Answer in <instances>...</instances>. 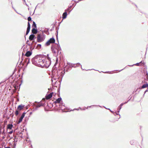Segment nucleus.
<instances>
[{"label": "nucleus", "mask_w": 148, "mask_h": 148, "mask_svg": "<svg viewBox=\"0 0 148 148\" xmlns=\"http://www.w3.org/2000/svg\"><path fill=\"white\" fill-rule=\"evenodd\" d=\"M60 87L58 89V97H60Z\"/></svg>", "instance_id": "nucleus-26"}, {"label": "nucleus", "mask_w": 148, "mask_h": 148, "mask_svg": "<svg viewBox=\"0 0 148 148\" xmlns=\"http://www.w3.org/2000/svg\"><path fill=\"white\" fill-rule=\"evenodd\" d=\"M58 105H59V107H58V108H61L62 109H62H64L65 108H64V107H65V106L64 105H63V106L64 107H62V106H61V105H60V104H58Z\"/></svg>", "instance_id": "nucleus-33"}, {"label": "nucleus", "mask_w": 148, "mask_h": 148, "mask_svg": "<svg viewBox=\"0 0 148 148\" xmlns=\"http://www.w3.org/2000/svg\"><path fill=\"white\" fill-rule=\"evenodd\" d=\"M147 87L148 88V83H146L144 84L141 86L139 88V89L144 88Z\"/></svg>", "instance_id": "nucleus-17"}, {"label": "nucleus", "mask_w": 148, "mask_h": 148, "mask_svg": "<svg viewBox=\"0 0 148 148\" xmlns=\"http://www.w3.org/2000/svg\"><path fill=\"white\" fill-rule=\"evenodd\" d=\"M47 56H48L47 60H46L45 59H44V60L43 61L42 64L40 65V67L47 68L51 64V58L49 57L48 54H47Z\"/></svg>", "instance_id": "nucleus-3"}, {"label": "nucleus", "mask_w": 148, "mask_h": 148, "mask_svg": "<svg viewBox=\"0 0 148 148\" xmlns=\"http://www.w3.org/2000/svg\"><path fill=\"white\" fill-rule=\"evenodd\" d=\"M32 113V112H31L30 113V114H31Z\"/></svg>", "instance_id": "nucleus-62"}, {"label": "nucleus", "mask_w": 148, "mask_h": 148, "mask_svg": "<svg viewBox=\"0 0 148 148\" xmlns=\"http://www.w3.org/2000/svg\"><path fill=\"white\" fill-rule=\"evenodd\" d=\"M67 64L69 65L70 67H76L77 66H78L79 65H81V64L79 63H78L76 64H73L72 63H70V62H67Z\"/></svg>", "instance_id": "nucleus-7"}, {"label": "nucleus", "mask_w": 148, "mask_h": 148, "mask_svg": "<svg viewBox=\"0 0 148 148\" xmlns=\"http://www.w3.org/2000/svg\"><path fill=\"white\" fill-rule=\"evenodd\" d=\"M46 56L43 55H37L32 58L31 61L32 64L34 65L40 67L41 65L44 60L46 59Z\"/></svg>", "instance_id": "nucleus-1"}, {"label": "nucleus", "mask_w": 148, "mask_h": 148, "mask_svg": "<svg viewBox=\"0 0 148 148\" xmlns=\"http://www.w3.org/2000/svg\"><path fill=\"white\" fill-rule=\"evenodd\" d=\"M13 132V130H11L10 132H9V134H11Z\"/></svg>", "instance_id": "nucleus-44"}, {"label": "nucleus", "mask_w": 148, "mask_h": 148, "mask_svg": "<svg viewBox=\"0 0 148 148\" xmlns=\"http://www.w3.org/2000/svg\"><path fill=\"white\" fill-rule=\"evenodd\" d=\"M138 89H139V88H137V89H136V90L134 91V92H136V91H137V90H138Z\"/></svg>", "instance_id": "nucleus-49"}, {"label": "nucleus", "mask_w": 148, "mask_h": 148, "mask_svg": "<svg viewBox=\"0 0 148 148\" xmlns=\"http://www.w3.org/2000/svg\"><path fill=\"white\" fill-rule=\"evenodd\" d=\"M53 89V87H52L51 88H50V89L48 88V89H49V90H50V89L52 90Z\"/></svg>", "instance_id": "nucleus-55"}, {"label": "nucleus", "mask_w": 148, "mask_h": 148, "mask_svg": "<svg viewBox=\"0 0 148 148\" xmlns=\"http://www.w3.org/2000/svg\"><path fill=\"white\" fill-rule=\"evenodd\" d=\"M55 44L57 45H52L51 47V49L52 53L54 54V55L56 56L58 51L59 50H61V49L59 42L58 44L55 43Z\"/></svg>", "instance_id": "nucleus-4"}, {"label": "nucleus", "mask_w": 148, "mask_h": 148, "mask_svg": "<svg viewBox=\"0 0 148 148\" xmlns=\"http://www.w3.org/2000/svg\"><path fill=\"white\" fill-rule=\"evenodd\" d=\"M125 68H125H124L123 69H121V70H119V72H120V71H122V70H123V69H124Z\"/></svg>", "instance_id": "nucleus-54"}, {"label": "nucleus", "mask_w": 148, "mask_h": 148, "mask_svg": "<svg viewBox=\"0 0 148 148\" xmlns=\"http://www.w3.org/2000/svg\"><path fill=\"white\" fill-rule=\"evenodd\" d=\"M4 148H10V147H5Z\"/></svg>", "instance_id": "nucleus-53"}, {"label": "nucleus", "mask_w": 148, "mask_h": 148, "mask_svg": "<svg viewBox=\"0 0 148 148\" xmlns=\"http://www.w3.org/2000/svg\"><path fill=\"white\" fill-rule=\"evenodd\" d=\"M139 63H140V64H142V63H144V61H141Z\"/></svg>", "instance_id": "nucleus-47"}, {"label": "nucleus", "mask_w": 148, "mask_h": 148, "mask_svg": "<svg viewBox=\"0 0 148 148\" xmlns=\"http://www.w3.org/2000/svg\"><path fill=\"white\" fill-rule=\"evenodd\" d=\"M45 38L41 37L40 34L38 35L37 36V41L38 42H40L43 41Z\"/></svg>", "instance_id": "nucleus-8"}, {"label": "nucleus", "mask_w": 148, "mask_h": 148, "mask_svg": "<svg viewBox=\"0 0 148 148\" xmlns=\"http://www.w3.org/2000/svg\"><path fill=\"white\" fill-rule=\"evenodd\" d=\"M53 92H51L49 94H47L45 96V98L48 100L51 99L52 97Z\"/></svg>", "instance_id": "nucleus-14"}, {"label": "nucleus", "mask_w": 148, "mask_h": 148, "mask_svg": "<svg viewBox=\"0 0 148 148\" xmlns=\"http://www.w3.org/2000/svg\"><path fill=\"white\" fill-rule=\"evenodd\" d=\"M31 28L30 24L29 22H28L27 23V31L26 32L25 35V38H26V35H28V33H29Z\"/></svg>", "instance_id": "nucleus-9"}, {"label": "nucleus", "mask_w": 148, "mask_h": 148, "mask_svg": "<svg viewBox=\"0 0 148 148\" xmlns=\"http://www.w3.org/2000/svg\"><path fill=\"white\" fill-rule=\"evenodd\" d=\"M25 56H24V54L23 52H22V56L21 57V61L20 62V64H21L22 63V62L23 60L24 59V58L25 57Z\"/></svg>", "instance_id": "nucleus-21"}, {"label": "nucleus", "mask_w": 148, "mask_h": 148, "mask_svg": "<svg viewBox=\"0 0 148 148\" xmlns=\"http://www.w3.org/2000/svg\"><path fill=\"white\" fill-rule=\"evenodd\" d=\"M36 47L35 45H33V44L32 45V47H32L31 48V47H30V50H31L32 51L33 49L34 48H35Z\"/></svg>", "instance_id": "nucleus-28"}, {"label": "nucleus", "mask_w": 148, "mask_h": 148, "mask_svg": "<svg viewBox=\"0 0 148 148\" xmlns=\"http://www.w3.org/2000/svg\"><path fill=\"white\" fill-rule=\"evenodd\" d=\"M47 29L46 30H44V31L42 32V34H43V32H45V33L47 35L49 34V29L47 28L46 29Z\"/></svg>", "instance_id": "nucleus-24"}, {"label": "nucleus", "mask_w": 148, "mask_h": 148, "mask_svg": "<svg viewBox=\"0 0 148 148\" xmlns=\"http://www.w3.org/2000/svg\"><path fill=\"white\" fill-rule=\"evenodd\" d=\"M34 12H35V11H34V12L33 13V14H32V15H33V14H34Z\"/></svg>", "instance_id": "nucleus-63"}, {"label": "nucleus", "mask_w": 148, "mask_h": 148, "mask_svg": "<svg viewBox=\"0 0 148 148\" xmlns=\"http://www.w3.org/2000/svg\"><path fill=\"white\" fill-rule=\"evenodd\" d=\"M58 58H56V62L54 64V66L58 64Z\"/></svg>", "instance_id": "nucleus-35"}, {"label": "nucleus", "mask_w": 148, "mask_h": 148, "mask_svg": "<svg viewBox=\"0 0 148 148\" xmlns=\"http://www.w3.org/2000/svg\"><path fill=\"white\" fill-rule=\"evenodd\" d=\"M27 20L28 21V22L29 21H32V18L30 16H29L27 18Z\"/></svg>", "instance_id": "nucleus-36"}, {"label": "nucleus", "mask_w": 148, "mask_h": 148, "mask_svg": "<svg viewBox=\"0 0 148 148\" xmlns=\"http://www.w3.org/2000/svg\"><path fill=\"white\" fill-rule=\"evenodd\" d=\"M25 2V5H27V6L29 7L28 5L26 3V2Z\"/></svg>", "instance_id": "nucleus-51"}, {"label": "nucleus", "mask_w": 148, "mask_h": 148, "mask_svg": "<svg viewBox=\"0 0 148 148\" xmlns=\"http://www.w3.org/2000/svg\"><path fill=\"white\" fill-rule=\"evenodd\" d=\"M51 44L50 41L48 40V41L45 43V46H48L49 45H50V44Z\"/></svg>", "instance_id": "nucleus-29"}, {"label": "nucleus", "mask_w": 148, "mask_h": 148, "mask_svg": "<svg viewBox=\"0 0 148 148\" xmlns=\"http://www.w3.org/2000/svg\"><path fill=\"white\" fill-rule=\"evenodd\" d=\"M148 91V89H147L146 90H145V92H144V95H143V96H144V95H145V93Z\"/></svg>", "instance_id": "nucleus-45"}, {"label": "nucleus", "mask_w": 148, "mask_h": 148, "mask_svg": "<svg viewBox=\"0 0 148 148\" xmlns=\"http://www.w3.org/2000/svg\"><path fill=\"white\" fill-rule=\"evenodd\" d=\"M104 108L107 109L109 110L111 113L113 114L114 115H115V116L116 115L115 113V112L111 110L110 108H106L105 107H104Z\"/></svg>", "instance_id": "nucleus-30"}, {"label": "nucleus", "mask_w": 148, "mask_h": 148, "mask_svg": "<svg viewBox=\"0 0 148 148\" xmlns=\"http://www.w3.org/2000/svg\"><path fill=\"white\" fill-rule=\"evenodd\" d=\"M14 147L13 148H16V143H14Z\"/></svg>", "instance_id": "nucleus-41"}, {"label": "nucleus", "mask_w": 148, "mask_h": 148, "mask_svg": "<svg viewBox=\"0 0 148 148\" xmlns=\"http://www.w3.org/2000/svg\"><path fill=\"white\" fill-rule=\"evenodd\" d=\"M23 119L20 118L19 119L18 121L17 122V124H19L23 120Z\"/></svg>", "instance_id": "nucleus-32"}, {"label": "nucleus", "mask_w": 148, "mask_h": 148, "mask_svg": "<svg viewBox=\"0 0 148 148\" xmlns=\"http://www.w3.org/2000/svg\"><path fill=\"white\" fill-rule=\"evenodd\" d=\"M13 127V125L12 124H9L7 126V128L8 129L11 130Z\"/></svg>", "instance_id": "nucleus-22"}, {"label": "nucleus", "mask_w": 148, "mask_h": 148, "mask_svg": "<svg viewBox=\"0 0 148 148\" xmlns=\"http://www.w3.org/2000/svg\"><path fill=\"white\" fill-rule=\"evenodd\" d=\"M131 98H132V97H131L127 101H125L124 103H123L124 104H126L127 103H128L129 101L131 99Z\"/></svg>", "instance_id": "nucleus-40"}, {"label": "nucleus", "mask_w": 148, "mask_h": 148, "mask_svg": "<svg viewBox=\"0 0 148 148\" xmlns=\"http://www.w3.org/2000/svg\"><path fill=\"white\" fill-rule=\"evenodd\" d=\"M61 50H59L58 51H57V56L58 55H60L61 53V51H60Z\"/></svg>", "instance_id": "nucleus-38"}, {"label": "nucleus", "mask_w": 148, "mask_h": 148, "mask_svg": "<svg viewBox=\"0 0 148 148\" xmlns=\"http://www.w3.org/2000/svg\"><path fill=\"white\" fill-rule=\"evenodd\" d=\"M67 65H66V66L65 67H64V68H66V71H68V69H69V67H68V68H67Z\"/></svg>", "instance_id": "nucleus-43"}, {"label": "nucleus", "mask_w": 148, "mask_h": 148, "mask_svg": "<svg viewBox=\"0 0 148 148\" xmlns=\"http://www.w3.org/2000/svg\"><path fill=\"white\" fill-rule=\"evenodd\" d=\"M52 75H55V77L57 76L58 78H60L61 79L59 81V82L60 83L62 77L65 73V69L63 71L60 70L57 71L56 70H53L52 71Z\"/></svg>", "instance_id": "nucleus-2"}, {"label": "nucleus", "mask_w": 148, "mask_h": 148, "mask_svg": "<svg viewBox=\"0 0 148 148\" xmlns=\"http://www.w3.org/2000/svg\"><path fill=\"white\" fill-rule=\"evenodd\" d=\"M121 108H121L119 106L118 107V108H117V110H118L117 112H116V111L115 112V113L116 115H119L120 116V117L119 118L117 119H116V121H118V120L119 119V118H120V115L118 113H119V112L120 111V110L121 109Z\"/></svg>", "instance_id": "nucleus-12"}, {"label": "nucleus", "mask_w": 148, "mask_h": 148, "mask_svg": "<svg viewBox=\"0 0 148 148\" xmlns=\"http://www.w3.org/2000/svg\"><path fill=\"white\" fill-rule=\"evenodd\" d=\"M92 106H95V105L91 106H88V107L90 108V107H91Z\"/></svg>", "instance_id": "nucleus-50"}, {"label": "nucleus", "mask_w": 148, "mask_h": 148, "mask_svg": "<svg viewBox=\"0 0 148 148\" xmlns=\"http://www.w3.org/2000/svg\"><path fill=\"white\" fill-rule=\"evenodd\" d=\"M134 140H131L130 141V143L132 145H134Z\"/></svg>", "instance_id": "nucleus-39"}, {"label": "nucleus", "mask_w": 148, "mask_h": 148, "mask_svg": "<svg viewBox=\"0 0 148 148\" xmlns=\"http://www.w3.org/2000/svg\"><path fill=\"white\" fill-rule=\"evenodd\" d=\"M35 30H33V32L32 31V34H35L34 33H35Z\"/></svg>", "instance_id": "nucleus-48"}, {"label": "nucleus", "mask_w": 148, "mask_h": 148, "mask_svg": "<svg viewBox=\"0 0 148 148\" xmlns=\"http://www.w3.org/2000/svg\"><path fill=\"white\" fill-rule=\"evenodd\" d=\"M62 100V99L61 97H59L54 102V103L55 104H56L57 103H59Z\"/></svg>", "instance_id": "nucleus-18"}, {"label": "nucleus", "mask_w": 148, "mask_h": 148, "mask_svg": "<svg viewBox=\"0 0 148 148\" xmlns=\"http://www.w3.org/2000/svg\"><path fill=\"white\" fill-rule=\"evenodd\" d=\"M41 47V45L40 44H38L36 47L35 49H40Z\"/></svg>", "instance_id": "nucleus-25"}, {"label": "nucleus", "mask_w": 148, "mask_h": 148, "mask_svg": "<svg viewBox=\"0 0 148 148\" xmlns=\"http://www.w3.org/2000/svg\"><path fill=\"white\" fill-rule=\"evenodd\" d=\"M29 42V40H27V42H26V43H27L28 42Z\"/></svg>", "instance_id": "nucleus-59"}, {"label": "nucleus", "mask_w": 148, "mask_h": 148, "mask_svg": "<svg viewBox=\"0 0 148 148\" xmlns=\"http://www.w3.org/2000/svg\"><path fill=\"white\" fill-rule=\"evenodd\" d=\"M33 104L35 106V108H34V110H36L38 108H40L42 106H44V104L42 103L37 104L34 103Z\"/></svg>", "instance_id": "nucleus-13"}, {"label": "nucleus", "mask_w": 148, "mask_h": 148, "mask_svg": "<svg viewBox=\"0 0 148 148\" xmlns=\"http://www.w3.org/2000/svg\"><path fill=\"white\" fill-rule=\"evenodd\" d=\"M45 100V98H43V99H42V100Z\"/></svg>", "instance_id": "nucleus-64"}, {"label": "nucleus", "mask_w": 148, "mask_h": 148, "mask_svg": "<svg viewBox=\"0 0 148 148\" xmlns=\"http://www.w3.org/2000/svg\"><path fill=\"white\" fill-rule=\"evenodd\" d=\"M26 114V112H23L22 115H21V117L20 118L23 119V118H24V117L25 116V114Z\"/></svg>", "instance_id": "nucleus-31"}, {"label": "nucleus", "mask_w": 148, "mask_h": 148, "mask_svg": "<svg viewBox=\"0 0 148 148\" xmlns=\"http://www.w3.org/2000/svg\"><path fill=\"white\" fill-rule=\"evenodd\" d=\"M34 43H35V45H36V44L37 43V42H34Z\"/></svg>", "instance_id": "nucleus-58"}, {"label": "nucleus", "mask_w": 148, "mask_h": 148, "mask_svg": "<svg viewBox=\"0 0 148 148\" xmlns=\"http://www.w3.org/2000/svg\"><path fill=\"white\" fill-rule=\"evenodd\" d=\"M140 63H136L135 64H133V65H129V66H133L134 65H136L137 66H138L140 65Z\"/></svg>", "instance_id": "nucleus-34"}, {"label": "nucleus", "mask_w": 148, "mask_h": 148, "mask_svg": "<svg viewBox=\"0 0 148 148\" xmlns=\"http://www.w3.org/2000/svg\"><path fill=\"white\" fill-rule=\"evenodd\" d=\"M32 51L31 50L27 51L25 54V56L27 57H29L32 55Z\"/></svg>", "instance_id": "nucleus-15"}, {"label": "nucleus", "mask_w": 148, "mask_h": 148, "mask_svg": "<svg viewBox=\"0 0 148 148\" xmlns=\"http://www.w3.org/2000/svg\"><path fill=\"white\" fill-rule=\"evenodd\" d=\"M78 65V66H79V65ZM80 66H81V69H82V70H84V69H83V68H82V65H80Z\"/></svg>", "instance_id": "nucleus-52"}, {"label": "nucleus", "mask_w": 148, "mask_h": 148, "mask_svg": "<svg viewBox=\"0 0 148 148\" xmlns=\"http://www.w3.org/2000/svg\"><path fill=\"white\" fill-rule=\"evenodd\" d=\"M32 27V31L33 32V30H35V33H34L35 34H37L38 31L37 28L36 24L35 22L34 21H33Z\"/></svg>", "instance_id": "nucleus-6"}, {"label": "nucleus", "mask_w": 148, "mask_h": 148, "mask_svg": "<svg viewBox=\"0 0 148 148\" xmlns=\"http://www.w3.org/2000/svg\"><path fill=\"white\" fill-rule=\"evenodd\" d=\"M36 38L35 35L33 34H32L29 36V39L30 41H33L32 42H35L34 40Z\"/></svg>", "instance_id": "nucleus-10"}, {"label": "nucleus", "mask_w": 148, "mask_h": 148, "mask_svg": "<svg viewBox=\"0 0 148 148\" xmlns=\"http://www.w3.org/2000/svg\"><path fill=\"white\" fill-rule=\"evenodd\" d=\"M17 101H19V99L18 98L17 99Z\"/></svg>", "instance_id": "nucleus-60"}, {"label": "nucleus", "mask_w": 148, "mask_h": 148, "mask_svg": "<svg viewBox=\"0 0 148 148\" xmlns=\"http://www.w3.org/2000/svg\"><path fill=\"white\" fill-rule=\"evenodd\" d=\"M59 29V28L56 27V40H57L58 43L57 44H58V42L59 43L58 40V30Z\"/></svg>", "instance_id": "nucleus-20"}, {"label": "nucleus", "mask_w": 148, "mask_h": 148, "mask_svg": "<svg viewBox=\"0 0 148 148\" xmlns=\"http://www.w3.org/2000/svg\"><path fill=\"white\" fill-rule=\"evenodd\" d=\"M72 6L71 5L70 6H69L68 8L66 9V12H67V11L69 12V13L68 14H69L71 12V7H72Z\"/></svg>", "instance_id": "nucleus-23"}, {"label": "nucleus", "mask_w": 148, "mask_h": 148, "mask_svg": "<svg viewBox=\"0 0 148 148\" xmlns=\"http://www.w3.org/2000/svg\"><path fill=\"white\" fill-rule=\"evenodd\" d=\"M79 110V109H76V108H75L73 110Z\"/></svg>", "instance_id": "nucleus-56"}, {"label": "nucleus", "mask_w": 148, "mask_h": 148, "mask_svg": "<svg viewBox=\"0 0 148 148\" xmlns=\"http://www.w3.org/2000/svg\"><path fill=\"white\" fill-rule=\"evenodd\" d=\"M53 77L51 79V81L52 82V85L53 84V79L54 80H56L57 79H58L59 78H56V77H55V75H53Z\"/></svg>", "instance_id": "nucleus-27"}, {"label": "nucleus", "mask_w": 148, "mask_h": 148, "mask_svg": "<svg viewBox=\"0 0 148 148\" xmlns=\"http://www.w3.org/2000/svg\"><path fill=\"white\" fill-rule=\"evenodd\" d=\"M67 15V13L66 12V10H65V12L62 14V18L63 19H65L66 18Z\"/></svg>", "instance_id": "nucleus-16"}, {"label": "nucleus", "mask_w": 148, "mask_h": 148, "mask_svg": "<svg viewBox=\"0 0 148 148\" xmlns=\"http://www.w3.org/2000/svg\"><path fill=\"white\" fill-rule=\"evenodd\" d=\"M54 27V25H53L52 27L51 28V29H50V31H52Z\"/></svg>", "instance_id": "nucleus-42"}, {"label": "nucleus", "mask_w": 148, "mask_h": 148, "mask_svg": "<svg viewBox=\"0 0 148 148\" xmlns=\"http://www.w3.org/2000/svg\"><path fill=\"white\" fill-rule=\"evenodd\" d=\"M124 105V104L123 103H121L119 106L120 107H121L122 108V106Z\"/></svg>", "instance_id": "nucleus-46"}, {"label": "nucleus", "mask_w": 148, "mask_h": 148, "mask_svg": "<svg viewBox=\"0 0 148 148\" xmlns=\"http://www.w3.org/2000/svg\"><path fill=\"white\" fill-rule=\"evenodd\" d=\"M147 76H148V73H147Z\"/></svg>", "instance_id": "nucleus-61"}, {"label": "nucleus", "mask_w": 148, "mask_h": 148, "mask_svg": "<svg viewBox=\"0 0 148 148\" xmlns=\"http://www.w3.org/2000/svg\"><path fill=\"white\" fill-rule=\"evenodd\" d=\"M27 44H28V45L29 46V48H30V47H31V48L32 47H32V45H33L34 44V43L32 42V43L31 44H30V43H27Z\"/></svg>", "instance_id": "nucleus-37"}, {"label": "nucleus", "mask_w": 148, "mask_h": 148, "mask_svg": "<svg viewBox=\"0 0 148 148\" xmlns=\"http://www.w3.org/2000/svg\"><path fill=\"white\" fill-rule=\"evenodd\" d=\"M23 60V63L24 62L26 63V67L27 66L28 64L30 62V59L28 58L25 57L24 59Z\"/></svg>", "instance_id": "nucleus-11"}, {"label": "nucleus", "mask_w": 148, "mask_h": 148, "mask_svg": "<svg viewBox=\"0 0 148 148\" xmlns=\"http://www.w3.org/2000/svg\"><path fill=\"white\" fill-rule=\"evenodd\" d=\"M108 72H109V71H106V72H104V73H108Z\"/></svg>", "instance_id": "nucleus-57"}, {"label": "nucleus", "mask_w": 148, "mask_h": 148, "mask_svg": "<svg viewBox=\"0 0 148 148\" xmlns=\"http://www.w3.org/2000/svg\"><path fill=\"white\" fill-rule=\"evenodd\" d=\"M23 107L24 106H23L22 105H20L18 106L17 110H16L15 112V114L16 116L19 114V111H20L23 109Z\"/></svg>", "instance_id": "nucleus-5"}, {"label": "nucleus", "mask_w": 148, "mask_h": 148, "mask_svg": "<svg viewBox=\"0 0 148 148\" xmlns=\"http://www.w3.org/2000/svg\"><path fill=\"white\" fill-rule=\"evenodd\" d=\"M49 40L50 41L51 43H55V40L54 38L53 37L50 38Z\"/></svg>", "instance_id": "nucleus-19"}]
</instances>
